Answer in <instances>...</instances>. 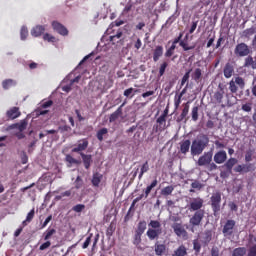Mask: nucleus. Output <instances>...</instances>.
Returning <instances> with one entry per match:
<instances>
[{
  "label": "nucleus",
  "mask_w": 256,
  "mask_h": 256,
  "mask_svg": "<svg viewBox=\"0 0 256 256\" xmlns=\"http://www.w3.org/2000/svg\"><path fill=\"white\" fill-rule=\"evenodd\" d=\"M57 233V230L55 229H48L45 233H44V241H49V239H51V237H53V235H55Z\"/></svg>",
  "instance_id": "43"
},
{
  "label": "nucleus",
  "mask_w": 256,
  "mask_h": 256,
  "mask_svg": "<svg viewBox=\"0 0 256 256\" xmlns=\"http://www.w3.org/2000/svg\"><path fill=\"white\" fill-rule=\"evenodd\" d=\"M45 33V26L37 25L31 30L32 37H41Z\"/></svg>",
  "instance_id": "24"
},
{
  "label": "nucleus",
  "mask_w": 256,
  "mask_h": 256,
  "mask_svg": "<svg viewBox=\"0 0 256 256\" xmlns=\"http://www.w3.org/2000/svg\"><path fill=\"white\" fill-rule=\"evenodd\" d=\"M72 211H74V213H82V211H85V204H77L73 206Z\"/></svg>",
  "instance_id": "50"
},
{
  "label": "nucleus",
  "mask_w": 256,
  "mask_h": 256,
  "mask_svg": "<svg viewBox=\"0 0 256 256\" xmlns=\"http://www.w3.org/2000/svg\"><path fill=\"white\" fill-rule=\"evenodd\" d=\"M249 245L247 256H256V236H249Z\"/></svg>",
  "instance_id": "15"
},
{
  "label": "nucleus",
  "mask_w": 256,
  "mask_h": 256,
  "mask_svg": "<svg viewBox=\"0 0 256 256\" xmlns=\"http://www.w3.org/2000/svg\"><path fill=\"white\" fill-rule=\"evenodd\" d=\"M52 27H53L54 31L59 33V35H63V36L69 35V30H67L63 26V24H61V23H59L57 21L52 22Z\"/></svg>",
  "instance_id": "13"
},
{
  "label": "nucleus",
  "mask_w": 256,
  "mask_h": 256,
  "mask_svg": "<svg viewBox=\"0 0 256 256\" xmlns=\"http://www.w3.org/2000/svg\"><path fill=\"white\" fill-rule=\"evenodd\" d=\"M101 183V176L99 173H95L93 174V177H92V185L94 187H99V184Z\"/></svg>",
  "instance_id": "42"
},
{
  "label": "nucleus",
  "mask_w": 256,
  "mask_h": 256,
  "mask_svg": "<svg viewBox=\"0 0 256 256\" xmlns=\"http://www.w3.org/2000/svg\"><path fill=\"white\" fill-rule=\"evenodd\" d=\"M245 253H247L245 247H238L233 250L232 256H245Z\"/></svg>",
  "instance_id": "38"
},
{
  "label": "nucleus",
  "mask_w": 256,
  "mask_h": 256,
  "mask_svg": "<svg viewBox=\"0 0 256 256\" xmlns=\"http://www.w3.org/2000/svg\"><path fill=\"white\" fill-rule=\"evenodd\" d=\"M173 191H175V187L170 185V186H166L161 190V195H163L164 197H167L169 195H171L173 193Z\"/></svg>",
  "instance_id": "37"
},
{
  "label": "nucleus",
  "mask_w": 256,
  "mask_h": 256,
  "mask_svg": "<svg viewBox=\"0 0 256 256\" xmlns=\"http://www.w3.org/2000/svg\"><path fill=\"white\" fill-rule=\"evenodd\" d=\"M228 207L232 210V211H237L239 209V207L237 206V204H235V202H229Z\"/></svg>",
  "instance_id": "64"
},
{
  "label": "nucleus",
  "mask_w": 256,
  "mask_h": 256,
  "mask_svg": "<svg viewBox=\"0 0 256 256\" xmlns=\"http://www.w3.org/2000/svg\"><path fill=\"white\" fill-rule=\"evenodd\" d=\"M157 179L153 180L151 182L150 185H148L146 187V189L144 190V194H145V199H147V197H149V194L151 193V191H153V189H155V186L157 185Z\"/></svg>",
  "instance_id": "30"
},
{
  "label": "nucleus",
  "mask_w": 256,
  "mask_h": 256,
  "mask_svg": "<svg viewBox=\"0 0 256 256\" xmlns=\"http://www.w3.org/2000/svg\"><path fill=\"white\" fill-rule=\"evenodd\" d=\"M235 225H237L235 220L233 219L227 220L222 229L223 235L225 237H231V235H233V231H235Z\"/></svg>",
  "instance_id": "7"
},
{
  "label": "nucleus",
  "mask_w": 256,
  "mask_h": 256,
  "mask_svg": "<svg viewBox=\"0 0 256 256\" xmlns=\"http://www.w3.org/2000/svg\"><path fill=\"white\" fill-rule=\"evenodd\" d=\"M6 117L8 119H17L18 117H21V111H19V107H12L6 112Z\"/></svg>",
  "instance_id": "17"
},
{
  "label": "nucleus",
  "mask_w": 256,
  "mask_h": 256,
  "mask_svg": "<svg viewBox=\"0 0 256 256\" xmlns=\"http://www.w3.org/2000/svg\"><path fill=\"white\" fill-rule=\"evenodd\" d=\"M17 129L20 131V132H23L27 129V122L23 121L21 122L20 124H18V127Z\"/></svg>",
  "instance_id": "60"
},
{
  "label": "nucleus",
  "mask_w": 256,
  "mask_h": 256,
  "mask_svg": "<svg viewBox=\"0 0 256 256\" xmlns=\"http://www.w3.org/2000/svg\"><path fill=\"white\" fill-rule=\"evenodd\" d=\"M203 219H205V210H198L192 214L189 219L192 233H195V227H201L203 225Z\"/></svg>",
  "instance_id": "2"
},
{
  "label": "nucleus",
  "mask_w": 256,
  "mask_h": 256,
  "mask_svg": "<svg viewBox=\"0 0 256 256\" xmlns=\"http://www.w3.org/2000/svg\"><path fill=\"white\" fill-rule=\"evenodd\" d=\"M244 67H251L252 69L256 68L255 60H253L252 56L248 55V57L245 58Z\"/></svg>",
  "instance_id": "31"
},
{
  "label": "nucleus",
  "mask_w": 256,
  "mask_h": 256,
  "mask_svg": "<svg viewBox=\"0 0 256 256\" xmlns=\"http://www.w3.org/2000/svg\"><path fill=\"white\" fill-rule=\"evenodd\" d=\"M187 115H189V102H186L185 104H183L182 113L178 117L177 121L178 122L183 121V119H185V117H187Z\"/></svg>",
  "instance_id": "25"
},
{
  "label": "nucleus",
  "mask_w": 256,
  "mask_h": 256,
  "mask_svg": "<svg viewBox=\"0 0 256 256\" xmlns=\"http://www.w3.org/2000/svg\"><path fill=\"white\" fill-rule=\"evenodd\" d=\"M88 147L89 141L87 139H82L79 141L77 147L72 149V153H79V155H81V153H83V151H85Z\"/></svg>",
  "instance_id": "9"
},
{
  "label": "nucleus",
  "mask_w": 256,
  "mask_h": 256,
  "mask_svg": "<svg viewBox=\"0 0 256 256\" xmlns=\"http://www.w3.org/2000/svg\"><path fill=\"white\" fill-rule=\"evenodd\" d=\"M156 123V131H165L167 129V118L159 116Z\"/></svg>",
  "instance_id": "18"
},
{
  "label": "nucleus",
  "mask_w": 256,
  "mask_h": 256,
  "mask_svg": "<svg viewBox=\"0 0 256 256\" xmlns=\"http://www.w3.org/2000/svg\"><path fill=\"white\" fill-rule=\"evenodd\" d=\"M243 87H245V80H243V78H241L240 76L233 78L229 82L230 93H237V91H239V88L243 89Z\"/></svg>",
  "instance_id": "5"
},
{
  "label": "nucleus",
  "mask_w": 256,
  "mask_h": 256,
  "mask_svg": "<svg viewBox=\"0 0 256 256\" xmlns=\"http://www.w3.org/2000/svg\"><path fill=\"white\" fill-rule=\"evenodd\" d=\"M203 77V71L201 68H196L194 72L191 74V78L195 83H201Z\"/></svg>",
  "instance_id": "23"
},
{
  "label": "nucleus",
  "mask_w": 256,
  "mask_h": 256,
  "mask_svg": "<svg viewBox=\"0 0 256 256\" xmlns=\"http://www.w3.org/2000/svg\"><path fill=\"white\" fill-rule=\"evenodd\" d=\"M123 37V32L118 31L116 35L110 36V41H115V39H121Z\"/></svg>",
  "instance_id": "61"
},
{
  "label": "nucleus",
  "mask_w": 256,
  "mask_h": 256,
  "mask_svg": "<svg viewBox=\"0 0 256 256\" xmlns=\"http://www.w3.org/2000/svg\"><path fill=\"white\" fill-rule=\"evenodd\" d=\"M183 97H181V96H175L174 97V107H175V109H179V105H181V99H182Z\"/></svg>",
  "instance_id": "56"
},
{
  "label": "nucleus",
  "mask_w": 256,
  "mask_h": 256,
  "mask_svg": "<svg viewBox=\"0 0 256 256\" xmlns=\"http://www.w3.org/2000/svg\"><path fill=\"white\" fill-rule=\"evenodd\" d=\"M28 36H29V30L27 29V27L23 26L20 30V37L22 41H25V39H27Z\"/></svg>",
  "instance_id": "48"
},
{
  "label": "nucleus",
  "mask_w": 256,
  "mask_h": 256,
  "mask_svg": "<svg viewBox=\"0 0 256 256\" xmlns=\"http://www.w3.org/2000/svg\"><path fill=\"white\" fill-rule=\"evenodd\" d=\"M192 121H199V106H194L191 111Z\"/></svg>",
  "instance_id": "41"
},
{
  "label": "nucleus",
  "mask_w": 256,
  "mask_h": 256,
  "mask_svg": "<svg viewBox=\"0 0 256 256\" xmlns=\"http://www.w3.org/2000/svg\"><path fill=\"white\" fill-rule=\"evenodd\" d=\"M172 229L177 237H187V230L183 228L181 223H174Z\"/></svg>",
  "instance_id": "10"
},
{
  "label": "nucleus",
  "mask_w": 256,
  "mask_h": 256,
  "mask_svg": "<svg viewBox=\"0 0 256 256\" xmlns=\"http://www.w3.org/2000/svg\"><path fill=\"white\" fill-rule=\"evenodd\" d=\"M204 243H206V245L208 243H211V240L213 239V233L211 232V230H206L204 232Z\"/></svg>",
  "instance_id": "45"
},
{
  "label": "nucleus",
  "mask_w": 256,
  "mask_h": 256,
  "mask_svg": "<svg viewBox=\"0 0 256 256\" xmlns=\"http://www.w3.org/2000/svg\"><path fill=\"white\" fill-rule=\"evenodd\" d=\"M15 85H17V83L13 79H6L2 82V87L5 90L11 89V87H15Z\"/></svg>",
  "instance_id": "29"
},
{
  "label": "nucleus",
  "mask_w": 256,
  "mask_h": 256,
  "mask_svg": "<svg viewBox=\"0 0 256 256\" xmlns=\"http://www.w3.org/2000/svg\"><path fill=\"white\" fill-rule=\"evenodd\" d=\"M235 165H237V158H230L224 164V167H226L227 171L229 173H231L233 171V167H235Z\"/></svg>",
  "instance_id": "26"
},
{
  "label": "nucleus",
  "mask_w": 256,
  "mask_h": 256,
  "mask_svg": "<svg viewBox=\"0 0 256 256\" xmlns=\"http://www.w3.org/2000/svg\"><path fill=\"white\" fill-rule=\"evenodd\" d=\"M180 47H182L183 51H191L195 49V45L189 46L185 41H180Z\"/></svg>",
  "instance_id": "51"
},
{
  "label": "nucleus",
  "mask_w": 256,
  "mask_h": 256,
  "mask_svg": "<svg viewBox=\"0 0 256 256\" xmlns=\"http://www.w3.org/2000/svg\"><path fill=\"white\" fill-rule=\"evenodd\" d=\"M169 67V62L164 61L159 68V75L160 77H163L165 75V70Z\"/></svg>",
  "instance_id": "47"
},
{
  "label": "nucleus",
  "mask_w": 256,
  "mask_h": 256,
  "mask_svg": "<svg viewBox=\"0 0 256 256\" xmlns=\"http://www.w3.org/2000/svg\"><path fill=\"white\" fill-rule=\"evenodd\" d=\"M51 247V241L44 242L40 247V251H45V249H49Z\"/></svg>",
  "instance_id": "59"
},
{
  "label": "nucleus",
  "mask_w": 256,
  "mask_h": 256,
  "mask_svg": "<svg viewBox=\"0 0 256 256\" xmlns=\"http://www.w3.org/2000/svg\"><path fill=\"white\" fill-rule=\"evenodd\" d=\"M66 162L68 163V167H71L72 165H81V161L75 159L73 156L70 154L66 155L65 158Z\"/></svg>",
  "instance_id": "28"
},
{
  "label": "nucleus",
  "mask_w": 256,
  "mask_h": 256,
  "mask_svg": "<svg viewBox=\"0 0 256 256\" xmlns=\"http://www.w3.org/2000/svg\"><path fill=\"white\" fill-rule=\"evenodd\" d=\"M252 53L251 46L247 45L244 42L238 43L235 46L234 54L237 57H249V54Z\"/></svg>",
  "instance_id": "4"
},
{
  "label": "nucleus",
  "mask_w": 256,
  "mask_h": 256,
  "mask_svg": "<svg viewBox=\"0 0 256 256\" xmlns=\"http://www.w3.org/2000/svg\"><path fill=\"white\" fill-rule=\"evenodd\" d=\"M172 256H187V248L184 245L179 246Z\"/></svg>",
  "instance_id": "27"
},
{
  "label": "nucleus",
  "mask_w": 256,
  "mask_h": 256,
  "mask_svg": "<svg viewBox=\"0 0 256 256\" xmlns=\"http://www.w3.org/2000/svg\"><path fill=\"white\" fill-rule=\"evenodd\" d=\"M146 229H147V222L142 220L137 225L136 233H140L143 235V233H145Z\"/></svg>",
  "instance_id": "34"
},
{
  "label": "nucleus",
  "mask_w": 256,
  "mask_h": 256,
  "mask_svg": "<svg viewBox=\"0 0 256 256\" xmlns=\"http://www.w3.org/2000/svg\"><path fill=\"white\" fill-rule=\"evenodd\" d=\"M165 249H166L165 244H159V243L155 244V254L156 255H158V256L163 255L165 253Z\"/></svg>",
  "instance_id": "32"
},
{
  "label": "nucleus",
  "mask_w": 256,
  "mask_h": 256,
  "mask_svg": "<svg viewBox=\"0 0 256 256\" xmlns=\"http://www.w3.org/2000/svg\"><path fill=\"white\" fill-rule=\"evenodd\" d=\"M204 203H205V201L201 197L193 198L190 201L189 206H188L189 211L194 212V213L197 211H205V209H203Z\"/></svg>",
  "instance_id": "6"
},
{
  "label": "nucleus",
  "mask_w": 256,
  "mask_h": 256,
  "mask_svg": "<svg viewBox=\"0 0 256 256\" xmlns=\"http://www.w3.org/2000/svg\"><path fill=\"white\" fill-rule=\"evenodd\" d=\"M107 133H109V130L107 128H102L98 130L96 134L98 141H103V135H107Z\"/></svg>",
  "instance_id": "44"
},
{
  "label": "nucleus",
  "mask_w": 256,
  "mask_h": 256,
  "mask_svg": "<svg viewBox=\"0 0 256 256\" xmlns=\"http://www.w3.org/2000/svg\"><path fill=\"white\" fill-rule=\"evenodd\" d=\"M80 156L82 158L85 169H90L91 163H93V156L91 154H85L83 152L80 153Z\"/></svg>",
  "instance_id": "16"
},
{
  "label": "nucleus",
  "mask_w": 256,
  "mask_h": 256,
  "mask_svg": "<svg viewBox=\"0 0 256 256\" xmlns=\"http://www.w3.org/2000/svg\"><path fill=\"white\" fill-rule=\"evenodd\" d=\"M214 161L218 165H221L222 163H225L227 161V152L225 150H220L214 155Z\"/></svg>",
  "instance_id": "14"
},
{
  "label": "nucleus",
  "mask_w": 256,
  "mask_h": 256,
  "mask_svg": "<svg viewBox=\"0 0 256 256\" xmlns=\"http://www.w3.org/2000/svg\"><path fill=\"white\" fill-rule=\"evenodd\" d=\"M242 109H243L244 111H246V113L251 112V109H252L251 103L243 104V105H242Z\"/></svg>",
  "instance_id": "62"
},
{
  "label": "nucleus",
  "mask_w": 256,
  "mask_h": 256,
  "mask_svg": "<svg viewBox=\"0 0 256 256\" xmlns=\"http://www.w3.org/2000/svg\"><path fill=\"white\" fill-rule=\"evenodd\" d=\"M191 71H193V69H189L184 76L182 77L181 80V87H183V85H185V83L189 82V78L191 77Z\"/></svg>",
  "instance_id": "46"
},
{
  "label": "nucleus",
  "mask_w": 256,
  "mask_h": 256,
  "mask_svg": "<svg viewBox=\"0 0 256 256\" xmlns=\"http://www.w3.org/2000/svg\"><path fill=\"white\" fill-rule=\"evenodd\" d=\"M209 145V136L202 134L197 139L192 141V145L190 147L191 155H201L205 148Z\"/></svg>",
  "instance_id": "1"
},
{
  "label": "nucleus",
  "mask_w": 256,
  "mask_h": 256,
  "mask_svg": "<svg viewBox=\"0 0 256 256\" xmlns=\"http://www.w3.org/2000/svg\"><path fill=\"white\" fill-rule=\"evenodd\" d=\"M116 228L117 227L115 223L111 222L108 228L106 229V236L108 237V239H111V237H113V234L115 233Z\"/></svg>",
  "instance_id": "33"
},
{
  "label": "nucleus",
  "mask_w": 256,
  "mask_h": 256,
  "mask_svg": "<svg viewBox=\"0 0 256 256\" xmlns=\"http://www.w3.org/2000/svg\"><path fill=\"white\" fill-rule=\"evenodd\" d=\"M210 205L213 211V215L217 217L219 211H221V192H215L210 197Z\"/></svg>",
  "instance_id": "3"
},
{
  "label": "nucleus",
  "mask_w": 256,
  "mask_h": 256,
  "mask_svg": "<svg viewBox=\"0 0 256 256\" xmlns=\"http://www.w3.org/2000/svg\"><path fill=\"white\" fill-rule=\"evenodd\" d=\"M253 171V164H242V173H249Z\"/></svg>",
  "instance_id": "52"
},
{
  "label": "nucleus",
  "mask_w": 256,
  "mask_h": 256,
  "mask_svg": "<svg viewBox=\"0 0 256 256\" xmlns=\"http://www.w3.org/2000/svg\"><path fill=\"white\" fill-rule=\"evenodd\" d=\"M219 89L218 91H216L214 93L213 99L216 103H218L220 105V103H223V97L225 95V89L219 85Z\"/></svg>",
  "instance_id": "20"
},
{
  "label": "nucleus",
  "mask_w": 256,
  "mask_h": 256,
  "mask_svg": "<svg viewBox=\"0 0 256 256\" xmlns=\"http://www.w3.org/2000/svg\"><path fill=\"white\" fill-rule=\"evenodd\" d=\"M253 33H255V30H253L252 28L246 29L243 31V36L246 39H249V37H251V35H253Z\"/></svg>",
  "instance_id": "55"
},
{
  "label": "nucleus",
  "mask_w": 256,
  "mask_h": 256,
  "mask_svg": "<svg viewBox=\"0 0 256 256\" xmlns=\"http://www.w3.org/2000/svg\"><path fill=\"white\" fill-rule=\"evenodd\" d=\"M148 227L155 230H161V222H159V220H151Z\"/></svg>",
  "instance_id": "40"
},
{
  "label": "nucleus",
  "mask_w": 256,
  "mask_h": 256,
  "mask_svg": "<svg viewBox=\"0 0 256 256\" xmlns=\"http://www.w3.org/2000/svg\"><path fill=\"white\" fill-rule=\"evenodd\" d=\"M127 102H123L115 112H113L109 117V123H115V121L123 115V107H125Z\"/></svg>",
  "instance_id": "11"
},
{
  "label": "nucleus",
  "mask_w": 256,
  "mask_h": 256,
  "mask_svg": "<svg viewBox=\"0 0 256 256\" xmlns=\"http://www.w3.org/2000/svg\"><path fill=\"white\" fill-rule=\"evenodd\" d=\"M35 217V208H33L26 216V220L22 222V225H27V223H31L33 218Z\"/></svg>",
  "instance_id": "39"
},
{
  "label": "nucleus",
  "mask_w": 256,
  "mask_h": 256,
  "mask_svg": "<svg viewBox=\"0 0 256 256\" xmlns=\"http://www.w3.org/2000/svg\"><path fill=\"white\" fill-rule=\"evenodd\" d=\"M198 23H199V21H193L192 22L191 27L189 29L190 35H193V33H195V30L197 29Z\"/></svg>",
  "instance_id": "57"
},
{
  "label": "nucleus",
  "mask_w": 256,
  "mask_h": 256,
  "mask_svg": "<svg viewBox=\"0 0 256 256\" xmlns=\"http://www.w3.org/2000/svg\"><path fill=\"white\" fill-rule=\"evenodd\" d=\"M148 171H149V161H146L141 166L138 179H143V175H145V173H147Z\"/></svg>",
  "instance_id": "35"
},
{
  "label": "nucleus",
  "mask_w": 256,
  "mask_h": 256,
  "mask_svg": "<svg viewBox=\"0 0 256 256\" xmlns=\"http://www.w3.org/2000/svg\"><path fill=\"white\" fill-rule=\"evenodd\" d=\"M92 238H93V234H90V235L86 238L85 242L83 243L82 249H87V247H89V245H91V239H92Z\"/></svg>",
  "instance_id": "54"
},
{
  "label": "nucleus",
  "mask_w": 256,
  "mask_h": 256,
  "mask_svg": "<svg viewBox=\"0 0 256 256\" xmlns=\"http://www.w3.org/2000/svg\"><path fill=\"white\" fill-rule=\"evenodd\" d=\"M210 256H219V248L213 247L210 252Z\"/></svg>",
  "instance_id": "63"
},
{
  "label": "nucleus",
  "mask_w": 256,
  "mask_h": 256,
  "mask_svg": "<svg viewBox=\"0 0 256 256\" xmlns=\"http://www.w3.org/2000/svg\"><path fill=\"white\" fill-rule=\"evenodd\" d=\"M191 187H192V189H190V193H195L194 189H197L198 191H201V189H203V184L201 182H199V180H194L191 183Z\"/></svg>",
  "instance_id": "36"
},
{
  "label": "nucleus",
  "mask_w": 256,
  "mask_h": 256,
  "mask_svg": "<svg viewBox=\"0 0 256 256\" xmlns=\"http://www.w3.org/2000/svg\"><path fill=\"white\" fill-rule=\"evenodd\" d=\"M180 146V153H182V155H187V153H189V149H191V140H182L179 143Z\"/></svg>",
  "instance_id": "19"
},
{
  "label": "nucleus",
  "mask_w": 256,
  "mask_h": 256,
  "mask_svg": "<svg viewBox=\"0 0 256 256\" xmlns=\"http://www.w3.org/2000/svg\"><path fill=\"white\" fill-rule=\"evenodd\" d=\"M163 57V46L158 45L153 50V62L157 63Z\"/></svg>",
  "instance_id": "21"
},
{
  "label": "nucleus",
  "mask_w": 256,
  "mask_h": 256,
  "mask_svg": "<svg viewBox=\"0 0 256 256\" xmlns=\"http://www.w3.org/2000/svg\"><path fill=\"white\" fill-rule=\"evenodd\" d=\"M143 234L139 233V232H136L135 231V235H134V240H133V245H141V237H142Z\"/></svg>",
  "instance_id": "49"
},
{
  "label": "nucleus",
  "mask_w": 256,
  "mask_h": 256,
  "mask_svg": "<svg viewBox=\"0 0 256 256\" xmlns=\"http://www.w3.org/2000/svg\"><path fill=\"white\" fill-rule=\"evenodd\" d=\"M212 161L213 154L211 152H206L204 155L199 157L197 164L199 167H205L206 165H211Z\"/></svg>",
  "instance_id": "8"
},
{
  "label": "nucleus",
  "mask_w": 256,
  "mask_h": 256,
  "mask_svg": "<svg viewBox=\"0 0 256 256\" xmlns=\"http://www.w3.org/2000/svg\"><path fill=\"white\" fill-rule=\"evenodd\" d=\"M224 77L226 79H231L232 75L235 73V66L231 62H227L223 68Z\"/></svg>",
  "instance_id": "12"
},
{
  "label": "nucleus",
  "mask_w": 256,
  "mask_h": 256,
  "mask_svg": "<svg viewBox=\"0 0 256 256\" xmlns=\"http://www.w3.org/2000/svg\"><path fill=\"white\" fill-rule=\"evenodd\" d=\"M43 39L44 41H48L49 43H55V36H52L49 33L44 34Z\"/></svg>",
  "instance_id": "53"
},
{
  "label": "nucleus",
  "mask_w": 256,
  "mask_h": 256,
  "mask_svg": "<svg viewBox=\"0 0 256 256\" xmlns=\"http://www.w3.org/2000/svg\"><path fill=\"white\" fill-rule=\"evenodd\" d=\"M193 249L196 251V253L201 251V244L197 240L193 241Z\"/></svg>",
  "instance_id": "58"
},
{
  "label": "nucleus",
  "mask_w": 256,
  "mask_h": 256,
  "mask_svg": "<svg viewBox=\"0 0 256 256\" xmlns=\"http://www.w3.org/2000/svg\"><path fill=\"white\" fill-rule=\"evenodd\" d=\"M161 234V230H155L153 228H149L146 232V235L150 241H155V239H159V235Z\"/></svg>",
  "instance_id": "22"
}]
</instances>
